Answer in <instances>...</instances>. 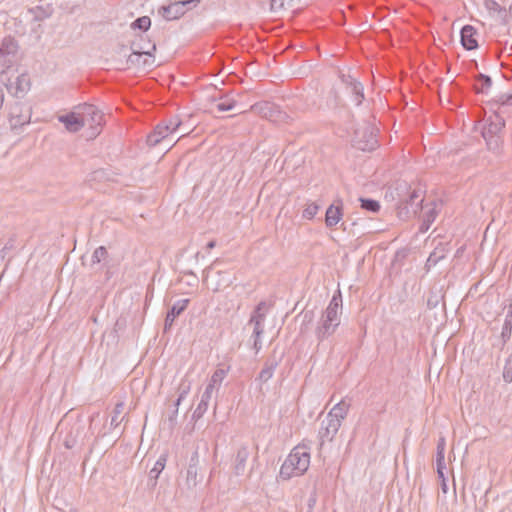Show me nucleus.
Here are the masks:
<instances>
[{"instance_id": "1", "label": "nucleus", "mask_w": 512, "mask_h": 512, "mask_svg": "<svg viewBox=\"0 0 512 512\" xmlns=\"http://www.w3.org/2000/svg\"><path fill=\"white\" fill-rule=\"evenodd\" d=\"M310 446L301 443L295 446L288 454L280 467L279 477L289 480L303 475L310 466Z\"/></svg>"}, {"instance_id": "2", "label": "nucleus", "mask_w": 512, "mask_h": 512, "mask_svg": "<svg viewBox=\"0 0 512 512\" xmlns=\"http://www.w3.org/2000/svg\"><path fill=\"white\" fill-rule=\"evenodd\" d=\"M342 297L340 292L334 294L326 310L323 312L315 330L318 341H323L331 336L340 325V310Z\"/></svg>"}, {"instance_id": "3", "label": "nucleus", "mask_w": 512, "mask_h": 512, "mask_svg": "<svg viewBox=\"0 0 512 512\" xmlns=\"http://www.w3.org/2000/svg\"><path fill=\"white\" fill-rule=\"evenodd\" d=\"M181 124L182 122L177 116L160 122L147 136V144L151 147H155L160 142L164 141L169 135L176 132Z\"/></svg>"}, {"instance_id": "4", "label": "nucleus", "mask_w": 512, "mask_h": 512, "mask_svg": "<svg viewBox=\"0 0 512 512\" xmlns=\"http://www.w3.org/2000/svg\"><path fill=\"white\" fill-rule=\"evenodd\" d=\"M339 79L346 93L349 95L350 100L355 106H360L365 99L363 84L350 72H340Z\"/></svg>"}, {"instance_id": "5", "label": "nucleus", "mask_w": 512, "mask_h": 512, "mask_svg": "<svg viewBox=\"0 0 512 512\" xmlns=\"http://www.w3.org/2000/svg\"><path fill=\"white\" fill-rule=\"evenodd\" d=\"M341 425L329 417H325L318 430L319 448L322 449L326 442H332L337 435Z\"/></svg>"}, {"instance_id": "6", "label": "nucleus", "mask_w": 512, "mask_h": 512, "mask_svg": "<svg viewBox=\"0 0 512 512\" xmlns=\"http://www.w3.org/2000/svg\"><path fill=\"white\" fill-rule=\"evenodd\" d=\"M156 50V45L153 44L151 50L137 51L134 50L128 57L127 63L134 66L150 67L154 64V57L152 52Z\"/></svg>"}, {"instance_id": "7", "label": "nucleus", "mask_w": 512, "mask_h": 512, "mask_svg": "<svg viewBox=\"0 0 512 512\" xmlns=\"http://www.w3.org/2000/svg\"><path fill=\"white\" fill-rule=\"evenodd\" d=\"M505 126V120L498 114H494L485 120L481 134L483 138L499 136Z\"/></svg>"}, {"instance_id": "8", "label": "nucleus", "mask_w": 512, "mask_h": 512, "mask_svg": "<svg viewBox=\"0 0 512 512\" xmlns=\"http://www.w3.org/2000/svg\"><path fill=\"white\" fill-rule=\"evenodd\" d=\"M59 122L63 123L65 125V128L69 132H78L80 131L84 125H85V119L84 117H80L78 114L74 112H70L65 115H61L58 118Z\"/></svg>"}, {"instance_id": "9", "label": "nucleus", "mask_w": 512, "mask_h": 512, "mask_svg": "<svg viewBox=\"0 0 512 512\" xmlns=\"http://www.w3.org/2000/svg\"><path fill=\"white\" fill-rule=\"evenodd\" d=\"M189 299H180L176 301L171 308L168 310L165 323H164V330H168L171 328L175 318L179 316L188 306Z\"/></svg>"}, {"instance_id": "10", "label": "nucleus", "mask_w": 512, "mask_h": 512, "mask_svg": "<svg viewBox=\"0 0 512 512\" xmlns=\"http://www.w3.org/2000/svg\"><path fill=\"white\" fill-rule=\"evenodd\" d=\"M476 30L470 25H465L460 31L461 44L466 50H474L478 47L475 38Z\"/></svg>"}, {"instance_id": "11", "label": "nucleus", "mask_w": 512, "mask_h": 512, "mask_svg": "<svg viewBox=\"0 0 512 512\" xmlns=\"http://www.w3.org/2000/svg\"><path fill=\"white\" fill-rule=\"evenodd\" d=\"M269 306L266 301H260L253 311L247 324L265 325Z\"/></svg>"}, {"instance_id": "12", "label": "nucleus", "mask_w": 512, "mask_h": 512, "mask_svg": "<svg viewBox=\"0 0 512 512\" xmlns=\"http://www.w3.org/2000/svg\"><path fill=\"white\" fill-rule=\"evenodd\" d=\"M424 209L425 212L422 216V221L419 226V231L421 233H426L430 229L437 216L436 204L434 202L424 206Z\"/></svg>"}, {"instance_id": "13", "label": "nucleus", "mask_w": 512, "mask_h": 512, "mask_svg": "<svg viewBox=\"0 0 512 512\" xmlns=\"http://www.w3.org/2000/svg\"><path fill=\"white\" fill-rule=\"evenodd\" d=\"M159 13L168 21L180 18L185 14V9L181 7L179 1L173 2L167 6H161Z\"/></svg>"}, {"instance_id": "14", "label": "nucleus", "mask_w": 512, "mask_h": 512, "mask_svg": "<svg viewBox=\"0 0 512 512\" xmlns=\"http://www.w3.org/2000/svg\"><path fill=\"white\" fill-rule=\"evenodd\" d=\"M349 408L350 404L344 400H341L332 407L326 416L342 425V421L346 418Z\"/></svg>"}, {"instance_id": "15", "label": "nucleus", "mask_w": 512, "mask_h": 512, "mask_svg": "<svg viewBox=\"0 0 512 512\" xmlns=\"http://www.w3.org/2000/svg\"><path fill=\"white\" fill-rule=\"evenodd\" d=\"M404 208L408 213H413L414 215L424 209L423 198L421 197V192L419 190H414L410 193Z\"/></svg>"}, {"instance_id": "16", "label": "nucleus", "mask_w": 512, "mask_h": 512, "mask_svg": "<svg viewBox=\"0 0 512 512\" xmlns=\"http://www.w3.org/2000/svg\"><path fill=\"white\" fill-rule=\"evenodd\" d=\"M248 326L252 327V334L250 336V341L252 343V348L254 349L255 353H259V351L262 349L263 343H262V337L264 334L265 325H256V324H247Z\"/></svg>"}, {"instance_id": "17", "label": "nucleus", "mask_w": 512, "mask_h": 512, "mask_svg": "<svg viewBox=\"0 0 512 512\" xmlns=\"http://www.w3.org/2000/svg\"><path fill=\"white\" fill-rule=\"evenodd\" d=\"M249 454L250 453L247 446H242L238 449L234 465V471L236 475H242L244 473Z\"/></svg>"}, {"instance_id": "18", "label": "nucleus", "mask_w": 512, "mask_h": 512, "mask_svg": "<svg viewBox=\"0 0 512 512\" xmlns=\"http://www.w3.org/2000/svg\"><path fill=\"white\" fill-rule=\"evenodd\" d=\"M166 462H167V455L161 454L159 456V458L157 459V461L154 463V466L149 471V483L151 486H153V487L156 486L157 479H158L159 475L161 474V472L164 470Z\"/></svg>"}, {"instance_id": "19", "label": "nucleus", "mask_w": 512, "mask_h": 512, "mask_svg": "<svg viewBox=\"0 0 512 512\" xmlns=\"http://www.w3.org/2000/svg\"><path fill=\"white\" fill-rule=\"evenodd\" d=\"M279 362L276 359H268L264 363V367L261 369L256 380H259L262 383H266L269 381L278 367Z\"/></svg>"}, {"instance_id": "20", "label": "nucleus", "mask_w": 512, "mask_h": 512, "mask_svg": "<svg viewBox=\"0 0 512 512\" xmlns=\"http://www.w3.org/2000/svg\"><path fill=\"white\" fill-rule=\"evenodd\" d=\"M342 208L341 206L330 205L325 214V224L327 227H333L337 225L342 219Z\"/></svg>"}, {"instance_id": "21", "label": "nucleus", "mask_w": 512, "mask_h": 512, "mask_svg": "<svg viewBox=\"0 0 512 512\" xmlns=\"http://www.w3.org/2000/svg\"><path fill=\"white\" fill-rule=\"evenodd\" d=\"M492 86L491 77L480 73L474 82V89L477 93L487 94Z\"/></svg>"}, {"instance_id": "22", "label": "nucleus", "mask_w": 512, "mask_h": 512, "mask_svg": "<svg viewBox=\"0 0 512 512\" xmlns=\"http://www.w3.org/2000/svg\"><path fill=\"white\" fill-rule=\"evenodd\" d=\"M512 333V303L508 306L505 316L504 324L501 331V339L505 344L510 338Z\"/></svg>"}, {"instance_id": "23", "label": "nucleus", "mask_w": 512, "mask_h": 512, "mask_svg": "<svg viewBox=\"0 0 512 512\" xmlns=\"http://www.w3.org/2000/svg\"><path fill=\"white\" fill-rule=\"evenodd\" d=\"M210 400H211L210 398L205 399V396L201 395L200 401H199L197 407L195 408V410L192 414V417H191V419L193 421L197 422L199 419H201L203 417V415L208 410Z\"/></svg>"}, {"instance_id": "24", "label": "nucleus", "mask_w": 512, "mask_h": 512, "mask_svg": "<svg viewBox=\"0 0 512 512\" xmlns=\"http://www.w3.org/2000/svg\"><path fill=\"white\" fill-rule=\"evenodd\" d=\"M0 48L6 53V55H9L13 59L17 52L18 45L14 38L5 37L0 43Z\"/></svg>"}, {"instance_id": "25", "label": "nucleus", "mask_w": 512, "mask_h": 512, "mask_svg": "<svg viewBox=\"0 0 512 512\" xmlns=\"http://www.w3.org/2000/svg\"><path fill=\"white\" fill-rule=\"evenodd\" d=\"M150 27L151 19L148 16L139 17L130 24L132 30H140L142 32L148 31Z\"/></svg>"}, {"instance_id": "26", "label": "nucleus", "mask_w": 512, "mask_h": 512, "mask_svg": "<svg viewBox=\"0 0 512 512\" xmlns=\"http://www.w3.org/2000/svg\"><path fill=\"white\" fill-rule=\"evenodd\" d=\"M236 105V100L230 98L228 96H224L220 98V101L216 103V109L219 112H225L232 110Z\"/></svg>"}, {"instance_id": "27", "label": "nucleus", "mask_w": 512, "mask_h": 512, "mask_svg": "<svg viewBox=\"0 0 512 512\" xmlns=\"http://www.w3.org/2000/svg\"><path fill=\"white\" fill-rule=\"evenodd\" d=\"M361 208L372 213H376L380 210V203L377 200L370 198H360Z\"/></svg>"}, {"instance_id": "28", "label": "nucleus", "mask_w": 512, "mask_h": 512, "mask_svg": "<svg viewBox=\"0 0 512 512\" xmlns=\"http://www.w3.org/2000/svg\"><path fill=\"white\" fill-rule=\"evenodd\" d=\"M82 113L84 115L90 116L92 122H94V123H99L101 118H102L101 112L94 105L86 104L83 107V112Z\"/></svg>"}, {"instance_id": "29", "label": "nucleus", "mask_w": 512, "mask_h": 512, "mask_svg": "<svg viewBox=\"0 0 512 512\" xmlns=\"http://www.w3.org/2000/svg\"><path fill=\"white\" fill-rule=\"evenodd\" d=\"M190 389H191V384L189 381H185L183 380L180 385H179V388H178V397L176 399V402H175V405L174 406H179L180 403L187 397V395L189 394L190 392Z\"/></svg>"}, {"instance_id": "30", "label": "nucleus", "mask_w": 512, "mask_h": 512, "mask_svg": "<svg viewBox=\"0 0 512 512\" xmlns=\"http://www.w3.org/2000/svg\"><path fill=\"white\" fill-rule=\"evenodd\" d=\"M186 482L189 487L197 485V467L194 464H189L186 471Z\"/></svg>"}, {"instance_id": "31", "label": "nucleus", "mask_w": 512, "mask_h": 512, "mask_svg": "<svg viewBox=\"0 0 512 512\" xmlns=\"http://www.w3.org/2000/svg\"><path fill=\"white\" fill-rule=\"evenodd\" d=\"M228 371H229V368H227V369H223V368L216 369L214 371V373L212 374L209 382L219 387L221 385L222 381L224 380V378L226 377Z\"/></svg>"}, {"instance_id": "32", "label": "nucleus", "mask_w": 512, "mask_h": 512, "mask_svg": "<svg viewBox=\"0 0 512 512\" xmlns=\"http://www.w3.org/2000/svg\"><path fill=\"white\" fill-rule=\"evenodd\" d=\"M486 141V145L488 149L494 153H498L502 144V140L500 135L499 136H491L484 138Z\"/></svg>"}, {"instance_id": "33", "label": "nucleus", "mask_w": 512, "mask_h": 512, "mask_svg": "<svg viewBox=\"0 0 512 512\" xmlns=\"http://www.w3.org/2000/svg\"><path fill=\"white\" fill-rule=\"evenodd\" d=\"M485 7L490 12L498 13L503 19L506 17V10L502 8L495 0H486Z\"/></svg>"}, {"instance_id": "34", "label": "nucleus", "mask_w": 512, "mask_h": 512, "mask_svg": "<svg viewBox=\"0 0 512 512\" xmlns=\"http://www.w3.org/2000/svg\"><path fill=\"white\" fill-rule=\"evenodd\" d=\"M502 376L505 383L512 382V354L506 359Z\"/></svg>"}, {"instance_id": "35", "label": "nucleus", "mask_w": 512, "mask_h": 512, "mask_svg": "<svg viewBox=\"0 0 512 512\" xmlns=\"http://www.w3.org/2000/svg\"><path fill=\"white\" fill-rule=\"evenodd\" d=\"M108 256L107 249L104 246H99L95 249V251L92 254V263H100L102 260H104Z\"/></svg>"}, {"instance_id": "36", "label": "nucleus", "mask_w": 512, "mask_h": 512, "mask_svg": "<svg viewBox=\"0 0 512 512\" xmlns=\"http://www.w3.org/2000/svg\"><path fill=\"white\" fill-rule=\"evenodd\" d=\"M123 408H124V404L123 403L116 404V406L114 408V414L111 417V421H110V426L112 428H116L120 424L122 419H119V416L122 413Z\"/></svg>"}, {"instance_id": "37", "label": "nucleus", "mask_w": 512, "mask_h": 512, "mask_svg": "<svg viewBox=\"0 0 512 512\" xmlns=\"http://www.w3.org/2000/svg\"><path fill=\"white\" fill-rule=\"evenodd\" d=\"M319 210V206L316 203H310L303 210L302 217L308 220H311L315 217Z\"/></svg>"}, {"instance_id": "38", "label": "nucleus", "mask_w": 512, "mask_h": 512, "mask_svg": "<svg viewBox=\"0 0 512 512\" xmlns=\"http://www.w3.org/2000/svg\"><path fill=\"white\" fill-rule=\"evenodd\" d=\"M436 468L438 477H443V471L446 469L445 454L436 453Z\"/></svg>"}, {"instance_id": "39", "label": "nucleus", "mask_w": 512, "mask_h": 512, "mask_svg": "<svg viewBox=\"0 0 512 512\" xmlns=\"http://www.w3.org/2000/svg\"><path fill=\"white\" fill-rule=\"evenodd\" d=\"M12 61L13 59L0 48V71L3 72L6 68H9Z\"/></svg>"}, {"instance_id": "40", "label": "nucleus", "mask_w": 512, "mask_h": 512, "mask_svg": "<svg viewBox=\"0 0 512 512\" xmlns=\"http://www.w3.org/2000/svg\"><path fill=\"white\" fill-rule=\"evenodd\" d=\"M496 102L499 103L501 107L512 106V94H502L498 96Z\"/></svg>"}, {"instance_id": "41", "label": "nucleus", "mask_w": 512, "mask_h": 512, "mask_svg": "<svg viewBox=\"0 0 512 512\" xmlns=\"http://www.w3.org/2000/svg\"><path fill=\"white\" fill-rule=\"evenodd\" d=\"M290 0H270L271 10L278 11L285 7L286 4H289Z\"/></svg>"}, {"instance_id": "42", "label": "nucleus", "mask_w": 512, "mask_h": 512, "mask_svg": "<svg viewBox=\"0 0 512 512\" xmlns=\"http://www.w3.org/2000/svg\"><path fill=\"white\" fill-rule=\"evenodd\" d=\"M10 122L12 123L13 126L24 125L25 123H27V119L21 118L20 116L15 115L14 111H11Z\"/></svg>"}, {"instance_id": "43", "label": "nucleus", "mask_w": 512, "mask_h": 512, "mask_svg": "<svg viewBox=\"0 0 512 512\" xmlns=\"http://www.w3.org/2000/svg\"><path fill=\"white\" fill-rule=\"evenodd\" d=\"M442 258H443V255H438L436 251H433L427 259V265L435 266L439 262V260Z\"/></svg>"}, {"instance_id": "44", "label": "nucleus", "mask_w": 512, "mask_h": 512, "mask_svg": "<svg viewBox=\"0 0 512 512\" xmlns=\"http://www.w3.org/2000/svg\"><path fill=\"white\" fill-rule=\"evenodd\" d=\"M200 1L201 0H180L179 3L181 5V7L185 9V12H186L187 10L191 9L192 7L197 6V4Z\"/></svg>"}, {"instance_id": "45", "label": "nucleus", "mask_w": 512, "mask_h": 512, "mask_svg": "<svg viewBox=\"0 0 512 512\" xmlns=\"http://www.w3.org/2000/svg\"><path fill=\"white\" fill-rule=\"evenodd\" d=\"M446 440L444 437H440L436 446V453L445 454Z\"/></svg>"}, {"instance_id": "46", "label": "nucleus", "mask_w": 512, "mask_h": 512, "mask_svg": "<svg viewBox=\"0 0 512 512\" xmlns=\"http://www.w3.org/2000/svg\"><path fill=\"white\" fill-rule=\"evenodd\" d=\"M216 388V385L212 384V383H208L202 393V395L205 396V399L206 398H212V394H213V391L214 389Z\"/></svg>"}, {"instance_id": "47", "label": "nucleus", "mask_w": 512, "mask_h": 512, "mask_svg": "<svg viewBox=\"0 0 512 512\" xmlns=\"http://www.w3.org/2000/svg\"><path fill=\"white\" fill-rule=\"evenodd\" d=\"M377 141L374 139V137L371 135L370 140L365 144L364 146H360L359 148L361 150H372L376 146Z\"/></svg>"}, {"instance_id": "48", "label": "nucleus", "mask_w": 512, "mask_h": 512, "mask_svg": "<svg viewBox=\"0 0 512 512\" xmlns=\"http://www.w3.org/2000/svg\"><path fill=\"white\" fill-rule=\"evenodd\" d=\"M438 478L441 480V488H442V491H443L444 493H446V492H447L448 487H447V480H446L445 475L443 474V477H438Z\"/></svg>"}, {"instance_id": "49", "label": "nucleus", "mask_w": 512, "mask_h": 512, "mask_svg": "<svg viewBox=\"0 0 512 512\" xmlns=\"http://www.w3.org/2000/svg\"><path fill=\"white\" fill-rule=\"evenodd\" d=\"M23 82H24V76L19 77L17 79V89L22 91V92L25 90V88L23 87Z\"/></svg>"}, {"instance_id": "50", "label": "nucleus", "mask_w": 512, "mask_h": 512, "mask_svg": "<svg viewBox=\"0 0 512 512\" xmlns=\"http://www.w3.org/2000/svg\"><path fill=\"white\" fill-rule=\"evenodd\" d=\"M178 407L179 406H175V409L172 411V415L169 417L170 421H173L175 419L176 415L178 414Z\"/></svg>"}, {"instance_id": "51", "label": "nucleus", "mask_w": 512, "mask_h": 512, "mask_svg": "<svg viewBox=\"0 0 512 512\" xmlns=\"http://www.w3.org/2000/svg\"><path fill=\"white\" fill-rule=\"evenodd\" d=\"M3 101H4V91H3V88L0 86V109L3 106Z\"/></svg>"}, {"instance_id": "52", "label": "nucleus", "mask_w": 512, "mask_h": 512, "mask_svg": "<svg viewBox=\"0 0 512 512\" xmlns=\"http://www.w3.org/2000/svg\"><path fill=\"white\" fill-rule=\"evenodd\" d=\"M437 303H438V301H437V300H435V301H434V300H432V299H428V301H427V305H428L429 307H435V306L437 305Z\"/></svg>"}, {"instance_id": "53", "label": "nucleus", "mask_w": 512, "mask_h": 512, "mask_svg": "<svg viewBox=\"0 0 512 512\" xmlns=\"http://www.w3.org/2000/svg\"><path fill=\"white\" fill-rule=\"evenodd\" d=\"M215 245H216V242L214 240H212L207 243L206 247H207V249H212L215 247Z\"/></svg>"}, {"instance_id": "54", "label": "nucleus", "mask_w": 512, "mask_h": 512, "mask_svg": "<svg viewBox=\"0 0 512 512\" xmlns=\"http://www.w3.org/2000/svg\"><path fill=\"white\" fill-rule=\"evenodd\" d=\"M99 416V414H94L91 416V424H90V429H93V423L95 422L96 418Z\"/></svg>"}, {"instance_id": "55", "label": "nucleus", "mask_w": 512, "mask_h": 512, "mask_svg": "<svg viewBox=\"0 0 512 512\" xmlns=\"http://www.w3.org/2000/svg\"><path fill=\"white\" fill-rule=\"evenodd\" d=\"M11 247H12V244L7 243V244L3 247V249L1 250V253H5V252H6V250L10 249Z\"/></svg>"}, {"instance_id": "56", "label": "nucleus", "mask_w": 512, "mask_h": 512, "mask_svg": "<svg viewBox=\"0 0 512 512\" xmlns=\"http://www.w3.org/2000/svg\"><path fill=\"white\" fill-rule=\"evenodd\" d=\"M264 106H265V109H267V110H269V111L271 112V110H272V108H273V105H272V104H270V103H265V104H264Z\"/></svg>"}, {"instance_id": "57", "label": "nucleus", "mask_w": 512, "mask_h": 512, "mask_svg": "<svg viewBox=\"0 0 512 512\" xmlns=\"http://www.w3.org/2000/svg\"><path fill=\"white\" fill-rule=\"evenodd\" d=\"M509 16L512 18V4L509 7Z\"/></svg>"}, {"instance_id": "58", "label": "nucleus", "mask_w": 512, "mask_h": 512, "mask_svg": "<svg viewBox=\"0 0 512 512\" xmlns=\"http://www.w3.org/2000/svg\"><path fill=\"white\" fill-rule=\"evenodd\" d=\"M65 445L67 448H71L70 443H68L67 441L65 442Z\"/></svg>"}, {"instance_id": "59", "label": "nucleus", "mask_w": 512, "mask_h": 512, "mask_svg": "<svg viewBox=\"0 0 512 512\" xmlns=\"http://www.w3.org/2000/svg\"><path fill=\"white\" fill-rule=\"evenodd\" d=\"M264 116H265V117H271V114H270V115H268V113H267V112H264Z\"/></svg>"}, {"instance_id": "60", "label": "nucleus", "mask_w": 512, "mask_h": 512, "mask_svg": "<svg viewBox=\"0 0 512 512\" xmlns=\"http://www.w3.org/2000/svg\"><path fill=\"white\" fill-rule=\"evenodd\" d=\"M208 270H211V267H208L207 269L204 270V273H207Z\"/></svg>"}, {"instance_id": "61", "label": "nucleus", "mask_w": 512, "mask_h": 512, "mask_svg": "<svg viewBox=\"0 0 512 512\" xmlns=\"http://www.w3.org/2000/svg\"><path fill=\"white\" fill-rule=\"evenodd\" d=\"M208 270H211V267H208L207 269L204 270V273H207Z\"/></svg>"}, {"instance_id": "62", "label": "nucleus", "mask_w": 512, "mask_h": 512, "mask_svg": "<svg viewBox=\"0 0 512 512\" xmlns=\"http://www.w3.org/2000/svg\"><path fill=\"white\" fill-rule=\"evenodd\" d=\"M208 270H211V267H208L207 269L204 270V273H207Z\"/></svg>"}, {"instance_id": "63", "label": "nucleus", "mask_w": 512, "mask_h": 512, "mask_svg": "<svg viewBox=\"0 0 512 512\" xmlns=\"http://www.w3.org/2000/svg\"><path fill=\"white\" fill-rule=\"evenodd\" d=\"M231 283V280H227L226 285H229Z\"/></svg>"}]
</instances>
